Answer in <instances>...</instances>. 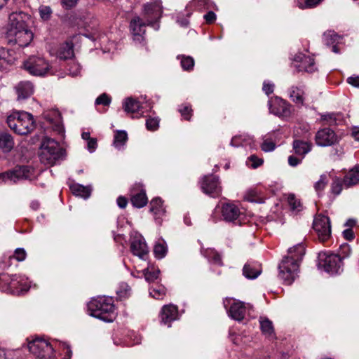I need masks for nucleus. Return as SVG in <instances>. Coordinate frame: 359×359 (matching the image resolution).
Wrapping results in <instances>:
<instances>
[{
    "label": "nucleus",
    "mask_w": 359,
    "mask_h": 359,
    "mask_svg": "<svg viewBox=\"0 0 359 359\" xmlns=\"http://www.w3.org/2000/svg\"><path fill=\"white\" fill-rule=\"evenodd\" d=\"M291 255L285 256L279 264V277L290 285L294 280L296 273L299 270V262L302 260L305 254V248L302 244H297L288 250Z\"/></svg>",
    "instance_id": "f257e3e1"
},
{
    "label": "nucleus",
    "mask_w": 359,
    "mask_h": 359,
    "mask_svg": "<svg viewBox=\"0 0 359 359\" xmlns=\"http://www.w3.org/2000/svg\"><path fill=\"white\" fill-rule=\"evenodd\" d=\"M40 149L41 151L39 157L41 163L50 166L65 159L67 154L66 150L61 147L58 142L49 137H45L43 140Z\"/></svg>",
    "instance_id": "f03ea898"
},
{
    "label": "nucleus",
    "mask_w": 359,
    "mask_h": 359,
    "mask_svg": "<svg viewBox=\"0 0 359 359\" xmlns=\"http://www.w3.org/2000/svg\"><path fill=\"white\" fill-rule=\"evenodd\" d=\"M8 127L16 134L26 135L36 128V122L32 114L22 111L14 112L7 117Z\"/></svg>",
    "instance_id": "7ed1b4c3"
},
{
    "label": "nucleus",
    "mask_w": 359,
    "mask_h": 359,
    "mask_svg": "<svg viewBox=\"0 0 359 359\" xmlns=\"http://www.w3.org/2000/svg\"><path fill=\"white\" fill-rule=\"evenodd\" d=\"M113 302L111 297H102L92 299L88 304L90 316L105 322H111L113 320L111 315L115 309Z\"/></svg>",
    "instance_id": "20e7f679"
},
{
    "label": "nucleus",
    "mask_w": 359,
    "mask_h": 359,
    "mask_svg": "<svg viewBox=\"0 0 359 359\" xmlns=\"http://www.w3.org/2000/svg\"><path fill=\"white\" fill-rule=\"evenodd\" d=\"M34 168L30 165H17L13 169L0 174L2 181L11 180L16 182L18 180H32L34 175Z\"/></svg>",
    "instance_id": "39448f33"
},
{
    "label": "nucleus",
    "mask_w": 359,
    "mask_h": 359,
    "mask_svg": "<svg viewBox=\"0 0 359 359\" xmlns=\"http://www.w3.org/2000/svg\"><path fill=\"white\" fill-rule=\"evenodd\" d=\"M28 348L39 359H48L53 354L52 345L43 339L36 338L29 342Z\"/></svg>",
    "instance_id": "423d86ee"
},
{
    "label": "nucleus",
    "mask_w": 359,
    "mask_h": 359,
    "mask_svg": "<svg viewBox=\"0 0 359 359\" xmlns=\"http://www.w3.org/2000/svg\"><path fill=\"white\" fill-rule=\"evenodd\" d=\"M23 67L30 74L42 76L48 72L50 66L45 59L33 56L24 62Z\"/></svg>",
    "instance_id": "0eeeda50"
},
{
    "label": "nucleus",
    "mask_w": 359,
    "mask_h": 359,
    "mask_svg": "<svg viewBox=\"0 0 359 359\" xmlns=\"http://www.w3.org/2000/svg\"><path fill=\"white\" fill-rule=\"evenodd\" d=\"M1 290L13 294L20 295L25 294L29 290V287L22 286V284L17 281L16 275L10 276L7 273H1Z\"/></svg>",
    "instance_id": "6e6552de"
},
{
    "label": "nucleus",
    "mask_w": 359,
    "mask_h": 359,
    "mask_svg": "<svg viewBox=\"0 0 359 359\" xmlns=\"http://www.w3.org/2000/svg\"><path fill=\"white\" fill-rule=\"evenodd\" d=\"M313 228L321 242H325L330 238L331 224L328 217L318 215L313 220Z\"/></svg>",
    "instance_id": "1a4fd4ad"
},
{
    "label": "nucleus",
    "mask_w": 359,
    "mask_h": 359,
    "mask_svg": "<svg viewBox=\"0 0 359 359\" xmlns=\"http://www.w3.org/2000/svg\"><path fill=\"white\" fill-rule=\"evenodd\" d=\"M29 20L30 15L25 12H13L8 17L7 34L26 29L28 27L27 21Z\"/></svg>",
    "instance_id": "9d476101"
},
{
    "label": "nucleus",
    "mask_w": 359,
    "mask_h": 359,
    "mask_svg": "<svg viewBox=\"0 0 359 359\" xmlns=\"http://www.w3.org/2000/svg\"><path fill=\"white\" fill-rule=\"evenodd\" d=\"M203 191L212 197L219 196L222 189L219 186V177L213 175H205L201 182Z\"/></svg>",
    "instance_id": "9b49d317"
},
{
    "label": "nucleus",
    "mask_w": 359,
    "mask_h": 359,
    "mask_svg": "<svg viewBox=\"0 0 359 359\" xmlns=\"http://www.w3.org/2000/svg\"><path fill=\"white\" fill-rule=\"evenodd\" d=\"M316 142L321 147L331 146L338 142V137L334 131L330 128L319 130L316 135Z\"/></svg>",
    "instance_id": "f8f14e48"
},
{
    "label": "nucleus",
    "mask_w": 359,
    "mask_h": 359,
    "mask_svg": "<svg viewBox=\"0 0 359 359\" xmlns=\"http://www.w3.org/2000/svg\"><path fill=\"white\" fill-rule=\"evenodd\" d=\"M8 36L14 37L15 43L20 47H27L34 38V34L28 27L8 34Z\"/></svg>",
    "instance_id": "ddd939ff"
},
{
    "label": "nucleus",
    "mask_w": 359,
    "mask_h": 359,
    "mask_svg": "<svg viewBox=\"0 0 359 359\" xmlns=\"http://www.w3.org/2000/svg\"><path fill=\"white\" fill-rule=\"evenodd\" d=\"M240 213L239 208L234 204L225 203L222 207V215L226 222L241 224V222L238 220Z\"/></svg>",
    "instance_id": "4468645a"
},
{
    "label": "nucleus",
    "mask_w": 359,
    "mask_h": 359,
    "mask_svg": "<svg viewBox=\"0 0 359 359\" xmlns=\"http://www.w3.org/2000/svg\"><path fill=\"white\" fill-rule=\"evenodd\" d=\"M147 25L155 27V22L152 19H147L144 22L139 16L134 17L130 22V28L135 36H142L145 33L144 29Z\"/></svg>",
    "instance_id": "2eb2a0df"
},
{
    "label": "nucleus",
    "mask_w": 359,
    "mask_h": 359,
    "mask_svg": "<svg viewBox=\"0 0 359 359\" xmlns=\"http://www.w3.org/2000/svg\"><path fill=\"white\" fill-rule=\"evenodd\" d=\"M341 263L342 259L339 255L331 254L325 257L323 266L325 271L331 273H337Z\"/></svg>",
    "instance_id": "dca6fc26"
},
{
    "label": "nucleus",
    "mask_w": 359,
    "mask_h": 359,
    "mask_svg": "<svg viewBox=\"0 0 359 359\" xmlns=\"http://www.w3.org/2000/svg\"><path fill=\"white\" fill-rule=\"evenodd\" d=\"M290 107V104L285 100L276 97L274 104L271 107V110L279 117H288L291 114Z\"/></svg>",
    "instance_id": "f3484780"
},
{
    "label": "nucleus",
    "mask_w": 359,
    "mask_h": 359,
    "mask_svg": "<svg viewBox=\"0 0 359 359\" xmlns=\"http://www.w3.org/2000/svg\"><path fill=\"white\" fill-rule=\"evenodd\" d=\"M178 316L177 306L170 304L163 306L160 313L161 321L165 325H170V323L175 320Z\"/></svg>",
    "instance_id": "a211bd4d"
},
{
    "label": "nucleus",
    "mask_w": 359,
    "mask_h": 359,
    "mask_svg": "<svg viewBox=\"0 0 359 359\" xmlns=\"http://www.w3.org/2000/svg\"><path fill=\"white\" fill-rule=\"evenodd\" d=\"M246 307L243 302H233L228 310L229 316L235 320L242 321L245 315Z\"/></svg>",
    "instance_id": "6ab92c4d"
},
{
    "label": "nucleus",
    "mask_w": 359,
    "mask_h": 359,
    "mask_svg": "<svg viewBox=\"0 0 359 359\" xmlns=\"http://www.w3.org/2000/svg\"><path fill=\"white\" fill-rule=\"evenodd\" d=\"M14 51L5 48H0V72L6 70L15 61Z\"/></svg>",
    "instance_id": "aec40b11"
},
{
    "label": "nucleus",
    "mask_w": 359,
    "mask_h": 359,
    "mask_svg": "<svg viewBox=\"0 0 359 359\" xmlns=\"http://www.w3.org/2000/svg\"><path fill=\"white\" fill-rule=\"evenodd\" d=\"M15 147L13 137L8 132H0V149L4 154L10 153Z\"/></svg>",
    "instance_id": "412c9836"
},
{
    "label": "nucleus",
    "mask_w": 359,
    "mask_h": 359,
    "mask_svg": "<svg viewBox=\"0 0 359 359\" xmlns=\"http://www.w3.org/2000/svg\"><path fill=\"white\" fill-rule=\"evenodd\" d=\"M130 250L133 255L143 258L148 253V247L144 241L135 239L131 243Z\"/></svg>",
    "instance_id": "4be33fe9"
},
{
    "label": "nucleus",
    "mask_w": 359,
    "mask_h": 359,
    "mask_svg": "<svg viewBox=\"0 0 359 359\" xmlns=\"http://www.w3.org/2000/svg\"><path fill=\"white\" fill-rule=\"evenodd\" d=\"M344 182L346 187H350L359 183V164L355 165L344 176Z\"/></svg>",
    "instance_id": "5701e85b"
},
{
    "label": "nucleus",
    "mask_w": 359,
    "mask_h": 359,
    "mask_svg": "<svg viewBox=\"0 0 359 359\" xmlns=\"http://www.w3.org/2000/svg\"><path fill=\"white\" fill-rule=\"evenodd\" d=\"M130 201L133 205L137 208H141L145 206L148 202L145 190L142 188L139 192L134 193L131 195Z\"/></svg>",
    "instance_id": "b1692460"
},
{
    "label": "nucleus",
    "mask_w": 359,
    "mask_h": 359,
    "mask_svg": "<svg viewBox=\"0 0 359 359\" xmlns=\"http://www.w3.org/2000/svg\"><path fill=\"white\" fill-rule=\"evenodd\" d=\"M312 146V143L301 140H295L292 144L295 154L303 157L311 150Z\"/></svg>",
    "instance_id": "393cba45"
},
{
    "label": "nucleus",
    "mask_w": 359,
    "mask_h": 359,
    "mask_svg": "<svg viewBox=\"0 0 359 359\" xmlns=\"http://www.w3.org/2000/svg\"><path fill=\"white\" fill-rule=\"evenodd\" d=\"M18 99H26L33 93V86L29 82H20L17 88Z\"/></svg>",
    "instance_id": "a878e982"
},
{
    "label": "nucleus",
    "mask_w": 359,
    "mask_h": 359,
    "mask_svg": "<svg viewBox=\"0 0 359 359\" xmlns=\"http://www.w3.org/2000/svg\"><path fill=\"white\" fill-rule=\"evenodd\" d=\"M144 15L147 17V19H150V16L154 15L156 20H153V22H155L156 25L161 16L162 11L156 4H150L144 6Z\"/></svg>",
    "instance_id": "bb28decb"
},
{
    "label": "nucleus",
    "mask_w": 359,
    "mask_h": 359,
    "mask_svg": "<svg viewBox=\"0 0 359 359\" xmlns=\"http://www.w3.org/2000/svg\"><path fill=\"white\" fill-rule=\"evenodd\" d=\"M295 60H301L302 62V65L298 67V72L302 71L303 69L307 72L311 73L313 72V66L314 65V60L313 58L300 55L295 57Z\"/></svg>",
    "instance_id": "cd10ccee"
},
{
    "label": "nucleus",
    "mask_w": 359,
    "mask_h": 359,
    "mask_svg": "<svg viewBox=\"0 0 359 359\" xmlns=\"http://www.w3.org/2000/svg\"><path fill=\"white\" fill-rule=\"evenodd\" d=\"M70 189L73 194L84 198H88L91 194V188L90 187H84L79 184L70 186Z\"/></svg>",
    "instance_id": "c85d7f7f"
},
{
    "label": "nucleus",
    "mask_w": 359,
    "mask_h": 359,
    "mask_svg": "<svg viewBox=\"0 0 359 359\" xmlns=\"http://www.w3.org/2000/svg\"><path fill=\"white\" fill-rule=\"evenodd\" d=\"M123 108L126 112L134 114L140 111V103L132 97H128L123 102Z\"/></svg>",
    "instance_id": "c756f323"
},
{
    "label": "nucleus",
    "mask_w": 359,
    "mask_h": 359,
    "mask_svg": "<svg viewBox=\"0 0 359 359\" xmlns=\"http://www.w3.org/2000/svg\"><path fill=\"white\" fill-rule=\"evenodd\" d=\"M161 271L159 269L156 268L154 265L149 266L147 269H144L143 273L147 282H154L158 279Z\"/></svg>",
    "instance_id": "7c9ffc66"
},
{
    "label": "nucleus",
    "mask_w": 359,
    "mask_h": 359,
    "mask_svg": "<svg viewBox=\"0 0 359 359\" xmlns=\"http://www.w3.org/2000/svg\"><path fill=\"white\" fill-rule=\"evenodd\" d=\"M128 140V134L125 130H116L114 135V145L115 147L123 146Z\"/></svg>",
    "instance_id": "2f4dec72"
},
{
    "label": "nucleus",
    "mask_w": 359,
    "mask_h": 359,
    "mask_svg": "<svg viewBox=\"0 0 359 359\" xmlns=\"http://www.w3.org/2000/svg\"><path fill=\"white\" fill-rule=\"evenodd\" d=\"M303 94L304 92L298 87H292L290 97L297 104L303 105L304 100Z\"/></svg>",
    "instance_id": "473e14b6"
},
{
    "label": "nucleus",
    "mask_w": 359,
    "mask_h": 359,
    "mask_svg": "<svg viewBox=\"0 0 359 359\" xmlns=\"http://www.w3.org/2000/svg\"><path fill=\"white\" fill-rule=\"evenodd\" d=\"M59 56L61 59L67 60L74 56L73 45L67 43L63 47L61 48L59 52Z\"/></svg>",
    "instance_id": "72a5a7b5"
},
{
    "label": "nucleus",
    "mask_w": 359,
    "mask_h": 359,
    "mask_svg": "<svg viewBox=\"0 0 359 359\" xmlns=\"http://www.w3.org/2000/svg\"><path fill=\"white\" fill-rule=\"evenodd\" d=\"M243 273L247 278L255 279L261 273V271L254 269L250 264H245Z\"/></svg>",
    "instance_id": "f704fd0d"
},
{
    "label": "nucleus",
    "mask_w": 359,
    "mask_h": 359,
    "mask_svg": "<svg viewBox=\"0 0 359 359\" xmlns=\"http://www.w3.org/2000/svg\"><path fill=\"white\" fill-rule=\"evenodd\" d=\"M163 201L160 198H155L150 202V212L155 215L160 214L161 212H164L162 208Z\"/></svg>",
    "instance_id": "c9c22d12"
},
{
    "label": "nucleus",
    "mask_w": 359,
    "mask_h": 359,
    "mask_svg": "<svg viewBox=\"0 0 359 359\" xmlns=\"http://www.w3.org/2000/svg\"><path fill=\"white\" fill-rule=\"evenodd\" d=\"M181 59V66L185 71H190L194 66V60L191 56L181 55L178 56Z\"/></svg>",
    "instance_id": "e433bc0d"
},
{
    "label": "nucleus",
    "mask_w": 359,
    "mask_h": 359,
    "mask_svg": "<svg viewBox=\"0 0 359 359\" xmlns=\"http://www.w3.org/2000/svg\"><path fill=\"white\" fill-rule=\"evenodd\" d=\"M323 0H297V6L299 8H313L319 5Z\"/></svg>",
    "instance_id": "4c0bfd02"
},
{
    "label": "nucleus",
    "mask_w": 359,
    "mask_h": 359,
    "mask_svg": "<svg viewBox=\"0 0 359 359\" xmlns=\"http://www.w3.org/2000/svg\"><path fill=\"white\" fill-rule=\"evenodd\" d=\"M168 249L165 243H156L154 248V253L156 258L162 259L166 255Z\"/></svg>",
    "instance_id": "58836bf2"
},
{
    "label": "nucleus",
    "mask_w": 359,
    "mask_h": 359,
    "mask_svg": "<svg viewBox=\"0 0 359 359\" xmlns=\"http://www.w3.org/2000/svg\"><path fill=\"white\" fill-rule=\"evenodd\" d=\"M287 202L290 209L293 211H300L302 210V204L299 200L297 199L294 194H290L287 197Z\"/></svg>",
    "instance_id": "ea45409f"
},
{
    "label": "nucleus",
    "mask_w": 359,
    "mask_h": 359,
    "mask_svg": "<svg viewBox=\"0 0 359 359\" xmlns=\"http://www.w3.org/2000/svg\"><path fill=\"white\" fill-rule=\"evenodd\" d=\"M179 112L186 121H190L193 116V109L190 105H182L179 109Z\"/></svg>",
    "instance_id": "a19ab883"
},
{
    "label": "nucleus",
    "mask_w": 359,
    "mask_h": 359,
    "mask_svg": "<svg viewBox=\"0 0 359 359\" xmlns=\"http://www.w3.org/2000/svg\"><path fill=\"white\" fill-rule=\"evenodd\" d=\"M260 327L262 332L265 334H271L273 332L272 322L268 318L260 321Z\"/></svg>",
    "instance_id": "79ce46f5"
},
{
    "label": "nucleus",
    "mask_w": 359,
    "mask_h": 359,
    "mask_svg": "<svg viewBox=\"0 0 359 359\" xmlns=\"http://www.w3.org/2000/svg\"><path fill=\"white\" fill-rule=\"evenodd\" d=\"M166 293V289L164 286H158V288H153L150 290V294L156 299H162Z\"/></svg>",
    "instance_id": "37998d69"
},
{
    "label": "nucleus",
    "mask_w": 359,
    "mask_h": 359,
    "mask_svg": "<svg viewBox=\"0 0 359 359\" xmlns=\"http://www.w3.org/2000/svg\"><path fill=\"white\" fill-rule=\"evenodd\" d=\"M344 182V180H341L339 178H335L332 183V192L335 195H338L341 193L342 190V186Z\"/></svg>",
    "instance_id": "c03bdc74"
},
{
    "label": "nucleus",
    "mask_w": 359,
    "mask_h": 359,
    "mask_svg": "<svg viewBox=\"0 0 359 359\" xmlns=\"http://www.w3.org/2000/svg\"><path fill=\"white\" fill-rule=\"evenodd\" d=\"M159 127V119L158 118L149 117L146 121V128L149 130H156Z\"/></svg>",
    "instance_id": "a18cd8bd"
},
{
    "label": "nucleus",
    "mask_w": 359,
    "mask_h": 359,
    "mask_svg": "<svg viewBox=\"0 0 359 359\" xmlns=\"http://www.w3.org/2000/svg\"><path fill=\"white\" fill-rule=\"evenodd\" d=\"M111 101V97L107 93H102L95 100V104L109 106Z\"/></svg>",
    "instance_id": "49530a36"
},
{
    "label": "nucleus",
    "mask_w": 359,
    "mask_h": 359,
    "mask_svg": "<svg viewBox=\"0 0 359 359\" xmlns=\"http://www.w3.org/2000/svg\"><path fill=\"white\" fill-rule=\"evenodd\" d=\"M40 17L43 20H48L52 14V10L49 6H41L39 8Z\"/></svg>",
    "instance_id": "de8ad7c7"
},
{
    "label": "nucleus",
    "mask_w": 359,
    "mask_h": 359,
    "mask_svg": "<svg viewBox=\"0 0 359 359\" xmlns=\"http://www.w3.org/2000/svg\"><path fill=\"white\" fill-rule=\"evenodd\" d=\"M276 148V144L270 140H265L262 145L261 149L262 151L265 152H269L274 150Z\"/></svg>",
    "instance_id": "09e8293b"
},
{
    "label": "nucleus",
    "mask_w": 359,
    "mask_h": 359,
    "mask_svg": "<svg viewBox=\"0 0 359 359\" xmlns=\"http://www.w3.org/2000/svg\"><path fill=\"white\" fill-rule=\"evenodd\" d=\"M327 183V177L325 175H322L320 180L316 182L314 187L317 191H322Z\"/></svg>",
    "instance_id": "8fccbe9b"
},
{
    "label": "nucleus",
    "mask_w": 359,
    "mask_h": 359,
    "mask_svg": "<svg viewBox=\"0 0 359 359\" xmlns=\"http://www.w3.org/2000/svg\"><path fill=\"white\" fill-rule=\"evenodd\" d=\"M62 6L65 10H70L74 8L78 4L79 0H60Z\"/></svg>",
    "instance_id": "3c124183"
},
{
    "label": "nucleus",
    "mask_w": 359,
    "mask_h": 359,
    "mask_svg": "<svg viewBox=\"0 0 359 359\" xmlns=\"http://www.w3.org/2000/svg\"><path fill=\"white\" fill-rule=\"evenodd\" d=\"M248 160L252 162V167L253 168H257L259 166L262 165L264 163V161L262 158H258L255 155H251Z\"/></svg>",
    "instance_id": "603ef678"
},
{
    "label": "nucleus",
    "mask_w": 359,
    "mask_h": 359,
    "mask_svg": "<svg viewBox=\"0 0 359 359\" xmlns=\"http://www.w3.org/2000/svg\"><path fill=\"white\" fill-rule=\"evenodd\" d=\"M14 257L19 262L23 261L26 257V252L23 248H17L15 250Z\"/></svg>",
    "instance_id": "864d4df0"
},
{
    "label": "nucleus",
    "mask_w": 359,
    "mask_h": 359,
    "mask_svg": "<svg viewBox=\"0 0 359 359\" xmlns=\"http://www.w3.org/2000/svg\"><path fill=\"white\" fill-rule=\"evenodd\" d=\"M211 259L214 264H217L219 266L223 265L222 256L219 252H213Z\"/></svg>",
    "instance_id": "5fc2aeb1"
},
{
    "label": "nucleus",
    "mask_w": 359,
    "mask_h": 359,
    "mask_svg": "<svg viewBox=\"0 0 359 359\" xmlns=\"http://www.w3.org/2000/svg\"><path fill=\"white\" fill-rule=\"evenodd\" d=\"M343 236L346 240L349 241L353 240L355 238L354 232L352 230V229H351V228L345 229L343 231Z\"/></svg>",
    "instance_id": "6e6d98bb"
},
{
    "label": "nucleus",
    "mask_w": 359,
    "mask_h": 359,
    "mask_svg": "<svg viewBox=\"0 0 359 359\" xmlns=\"http://www.w3.org/2000/svg\"><path fill=\"white\" fill-rule=\"evenodd\" d=\"M204 19L208 24L213 23L216 20V15L213 11H208L205 15Z\"/></svg>",
    "instance_id": "4d7b16f0"
},
{
    "label": "nucleus",
    "mask_w": 359,
    "mask_h": 359,
    "mask_svg": "<svg viewBox=\"0 0 359 359\" xmlns=\"http://www.w3.org/2000/svg\"><path fill=\"white\" fill-rule=\"evenodd\" d=\"M347 83L354 87L359 88V76L348 77L347 79Z\"/></svg>",
    "instance_id": "13d9d810"
},
{
    "label": "nucleus",
    "mask_w": 359,
    "mask_h": 359,
    "mask_svg": "<svg viewBox=\"0 0 359 359\" xmlns=\"http://www.w3.org/2000/svg\"><path fill=\"white\" fill-rule=\"evenodd\" d=\"M62 346L63 347L64 349H66L67 350V352L65 354V359H71L72 358V351L70 348V346L65 343V342H63L62 344Z\"/></svg>",
    "instance_id": "bf43d9fd"
},
{
    "label": "nucleus",
    "mask_w": 359,
    "mask_h": 359,
    "mask_svg": "<svg viewBox=\"0 0 359 359\" xmlns=\"http://www.w3.org/2000/svg\"><path fill=\"white\" fill-rule=\"evenodd\" d=\"M128 204V199L124 196H119L117 198V205L121 208H125Z\"/></svg>",
    "instance_id": "052dcab7"
},
{
    "label": "nucleus",
    "mask_w": 359,
    "mask_h": 359,
    "mask_svg": "<svg viewBox=\"0 0 359 359\" xmlns=\"http://www.w3.org/2000/svg\"><path fill=\"white\" fill-rule=\"evenodd\" d=\"M121 287L123 288L124 291L119 290L117 291V294L119 296V298L121 299V298L125 297L127 295V292L130 290V287L127 284H124L123 285H121Z\"/></svg>",
    "instance_id": "680f3d73"
},
{
    "label": "nucleus",
    "mask_w": 359,
    "mask_h": 359,
    "mask_svg": "<svg viewBox=\"0 0 359 359\" xmlns=\"http://www.w3.org/2000/svg\"><path fill=\"white\" fill-rule=\"evenodd\" d=\"M300 162H301V160L293 155H291L288 157V163L291 166H296Z\"/></svg>",
    "instance_id": "e2e57ef3"
},
{
    "label": "nucleus",
    "mask_w": 359,
    "mask_h": 359,
    "mask_svg": "<svg viewBox=\"0 0 359 359\" xmlns=\"http://www.w3.org/2000/svg\"><path fill=\"white\" fill-rule=\"evenodd\" d=\"M97 147V140L95 138H91L88 141V148L92 151Z\"/></svg>",
    "instance_id": "0e129e2a"
},
{
    "label": "nucleus",
    "mask_w": 359,
    "mask_h": 359,
    "mask_svg": "<svg viewBox=\"0 0 359 359\" xmlns=\"http://www.w3.org/2000/svg\"><path fill=\"white\" fill-rule=\"evenodd\" d=\"M263 90L266 95H270L273 92V85L269 83H264L263 86Z\"/></svg>",
    "instance_id": "69168bd1"
},
{
    "label": "nucleus",
    "mask_w": 359,
    "mask_h": 359,
    "mask_svg": "<svg viewBox=\"0 0 359 359\" xmlns=\"http://www.w3.org/2000/svg\"><path fill=\"white\" fill-rule=\"evenodd\" d=\"M356 224V222L353 219H349L345 224V226H349L351 229Z\"/></svg>",
    "instance_id": "338daca9"
},
{
    "label": "nucleus",
    "mask_w": 359,
    "mask_h": 359,
    "mask_svg": "<svg viewBox=\"0 0 359 359\" xmlns=\"http://www.w3.org/2000/svg\"><path fill=\"white\" fill-rule=\"evenodd\" d=\"M352 136L355 138V140L359 141V129L353 130Z\"/></svg>",
    "instance_id": "774afa93"
}]
</instances>
